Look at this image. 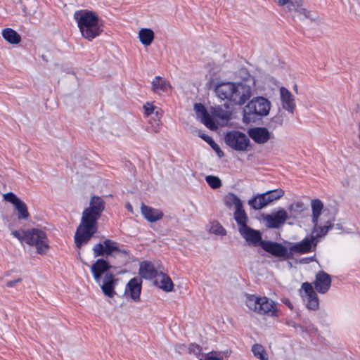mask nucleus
<instances>
[{"instance_id":"nucleus-35","label":"nucleus","mask_w":360,"mask_h":360,"mask_svg":"<svg viewBox=\"0 0 360 360\" xmlns=\"http://www.w3.org/2000/svg\"><path fill=\"white\" fill-rule=\"evenodd\" d=\"M305 210H307V207L301 201L293 202L289 207L290 213L293 214L295 217L300 214Z\"/></svg>"},{"instance_id":"nucleus-52","label":"nucleus","mask_w":360,"mask_h":360,"mask_svg":"<svg viewBox=\"0 0 360 360\" xmlns=\"http://www.w3.org/2000/svg\"><path fill=\"white\" fill-rule=\"evenodd\" d=\"M21 281V278H17L15 280L9 281L6 283V286L8 288H13L18 283H20Z\"/></svg>"},{"instance_id":"nucleus-17","label":"nucleus","mask_w":360,"mask_h":360,"mask_svg":"<svg viewBox=\"0 0 360 360\" xmlns=\"http://www.w3.org/2000/svg\"><path fill=\"white\" fill-rule=\"evenodd\" d=\"M172 89V87L169 82L160 76L155 77L151 82V89L155 94L168 93Z\"/></svg>"},{"instance_id":"nucleus-28","label":"nucleus","mask_w":360,"mask_h":360,"mask_svg":"<svg viewBox=\"0 0 360 360\" xmlns=\"http://www.w3.org/2000/svg\"><path fill=\"white\" fill-rule=\"evenodd\" d=\"M265 193L258 195L255 198L249 200V205L254 210H260L269 204Z\"/></svg>"},{"instance_id":"nucleus-56","label":"nucleus","mask_w":360,"mask_h":360,"mask_svg":"<svg viewBox=\"0 0 360 360\" xmlns=\"http://www.w3.org/2000/svg\"><path fill=\"white\" fill-rule=\"evenodd\" d=\"M218 116L223 119H227L229 117V114L226 112L222 114H218Z\"/></svg>"},{"instance_id":"nucleus-20","label":"nucleus","mask_w":360,"mask_h":360,"mask_svg":"<svg viewBox=\"0 0 360 360\" xmlns=\"http://www.w3.org/2000/svg\"><path fill=\"white\" fill-rule=\"evenodd\" d=\"M141 210L143 216L150 222L157 221L162 219L163 217V213L162 211L147 206L143 203L141 205Z\"/></svg>"},{"instance_id":"nucleus-60","label":"nucleus","mask_w":360,"mask_h":360,"mask_svg":"<svg viewBox=\"0 0 360 360\" xmlns=\"http://www.w3.org/2000/svg\"><path fill=\"white\" fill-rule=\"evenodd\" d=\"M127 208L130 209V210H132V207L129 204L127 205Z\"/></svg>"},{"instance_id":"nucleus-12","label":"nucleus","mask_w":360,"mask_h":360,"mask_svg":"<svg viewBox=\"0 0 360 360\" xmlns=\"http://www.w3.org/2000/svg\"><path fill=\"white\" fill-rule=\"evenodd\" d=\"M240 236L250 244L253 246H261L262 233L259 231L252 229L250 226H246L238 231Z\"/></svg>"},{"instance_id":"nucleus-21","label":"nucleus","mask_w":360,"mask_h":360,"mask_svg":"<svg viewBox=\"0 0 360 360\" xmlns=\"http://www.w3.org/2000/svg\"><path fill=\"white\" fill-rule=\"evenodd\" d=\"M139 274L141 277L146 279H152L158 276V271L150 262H143L141 264Z\"/></svg>"},{"instance_id":"nucleus-47","label":"nucleus","mask_w":360,"mask_h":360,"mask_svg":"<svg viewBox=\"0 0 360 360\" xmlns=\"http://www.w3.org/2000/svg\"><path fill=\"white\" fill-rule=\"evenodd\" d=\"M144 108V110H145V114L148 116L151 114L153 113L154 110H155V107L153 105V104L150 103H147L146 105H144L143 106Z\"/></svg>"},{"instance_id":"nucleus-27","label":"nucleus","mask_w":360,"mask_h":360,"mask_svg":"<svg viewBox=\"0 0 360 360\" xmlns=\"http://www.w3.org/2000/svg\"><path fill=\"white\" fill-rule=\"evenodd\" d=\"M140 41L145 46H149L153 41L154 32L152 30L142 28L139 32Z\"/></svg>"},{"instance_id":"nucleus-10","label":"nucleus","mask_w":360,"mask_h":360,"mask_svg":"<svg viewBox=\"0 0 360 360\" xmlns=\"http://www.w3.org/2000/svg\"><path fill=\"white\" fill-rule=\"evenodd\" d=\"M314 288L321 294L326 293L331 285V276L323 271H319L314 281Z\"/></svg>"},{"instance_id":"nucleus-23","label":"nucleus","mask_w":360,"mask_h":360,"mask_svg":"<svg viewBox=\"0 0 360 360\" xmlns=\"http://www.w3.org/2000/svg\"><path fill=\"white\" fill-rule=\"evenodd\" d=\"M233 218L238 224V231L248 226L249 219L243 206L235 210L233 212Z\"/></svg>"},{"instance_id":"nucleus-34","label":"nucleus","mask_w":360,"mask_h":360,"mask_svg":"<svg viewBox=\"0 0 360 360\" xmlns=\"http://www.w3.org/2000/svg\"><path fill=\"white\" fill-rule=\"evenodd\" d=\"M15 209L18 210V219L27 220L29 217V212L26 204L21 200L15 205Z\"/></svg>"},{"instance_id":"nucleus-25","label":"nucleus","mask_w":360,"mask_h":360,"mask_svg":"<svg viewBox=\"0 0 360 360\" xmlns=\"http://www.w3.org/2000/svg\"><path fill=\"white\" fill-rule=\"evenodd\" d=\"M333 226L332 221L330 220H328L326 221L325 224L323 226H319V221L317 222V226L314 225L313 229V234L316 233L315 235H312V240H316L319 238H321L328 233L329 229H330Z\"/></svg>"},{"instance_id":"nucleus-44","label":"nucleus","mask_w":360,"mask_h":360,"mask_svg":"<svg viewBox=\"0 0 360 360\" xmlns=\"http://www.w3.org/2000/svg\"><path fill=\"white\" fill-rule=\"evenodd\" d=\"M211 231L219 236H225L226 234L225 229L218 223L216 225H213L212 226Z\"/></svg>"},{"instance_id":"nucleus-58","label":"nucleus","mask_w":360,"mask_h":360,"mask_svg":"<svg viewBox=\"0 0 360 360\" xmlns=\"http://www.w3.org/2000/svg\"><path fill=\"white\" fill-rule=\"evenodd\" d=\"M294 91H295L296 94H298L297 86L296 84L294 86Z\"/></svg>"},{"instance_id":"nucleus-15","label":"nucleus","mask_w":360,"mask_h":360,"mask_svg":"<svg viewBox=\"0 0 360 360\" xmlns=\"http://www.w3.org/2000/svg\"><path fill=\"white\" fill-rule=\"evenodd\" d=\"M248 136L258 144H264L271 139V133L266 127H254L248 129Z\"/></svg>"},{"instance_id":"nucleus-14","label":"nucleus","mask_w":360,"mask_h":360,"mask_svg":"<svg viewBox=\"0 0 360 360\" xmlns=\"http://www.w3.org/2000/svg\"><path fill=\"white\" fill-rule=\"evenodd\" d=\"M142 281L141 278L134 277L127 283L124 294H129L130 297L135 302L140 301Z\"/></svg>"},{"instance_id":"nucleus-9","label":"nucleus","mask_w":360,"mask_h":360,"mask_svg":"<svg viewBox=\"0 0 360 360\" xmlns=\"http://www.w3.org/2000/svg\"><path fill=\"white\" fill-rule=\"evenodd\" d=\"M288 219V213L284 209H281L272 214H266L264 220L268 228L278 229L283 225Z\"/></svg>"},{"instance_id":"nucleus-59","label":"nucleus","mask_w":360,"mask_h":360,"mask_svg":"<svg viewBox=\"0 0 360 360\" xmlns=\"http://www.w3.org/2000/svg\"><path fill=\"white\" fill-rule=\"evenodd\" d=\"M336 227H337V229H342V226H341L340 224H336Z\"/></svg>"},{"instance_id":"nucleus-41","label":"nucleus","mask_w":360,"mask_h":360,"mask_svg":"<svg viewBox=\"0 0 360 360\" xmlns=\"http://www.w3.org/2000/svg\"><path fill=\"white\" fill-rule=\"evenodd\" d=\"M93 252L94 257L103 256L105 254L104 243H97L93 247Z\"/></svg>"},{"instance_id":"nucleus-38","label":"nucleus","mask_w":360,"mask_h":360,"mask_svg":"<svg viewBox=\"0 0 360 360\" xmlns=\"http://www.w3.org/2000/svg\"><path fill=\"white\" fill-rule=\"evenodd\" d=\"M200 118L201 120V122L209 129L212 130H214L217 129V126L208 112L205 113L202 115V117Z\"/></svg>"},{"instance_id":"nucleus-42","label":"nucleus","mask_w":360,"mask_h":360,"mask_svg":"<svg viewBox=\"0 0 360 360\" xmlns=\"http://www.w3.org/2000/svg\"><path fill=\"white\" fill-rule=\"evenodd\" d=\"M5 200L10 202L14 206L20 200L13 193L10 192L4 195Z\"/></svg>"},{"instance_id":"nucleus-33","label":"nucleus","mask_w":360,"mask_h":360,"mask_svg":"<svg viewBox=\"0 0 360 360\" xmlns=\"http://www.w3.org/2000/svg\"><path fill=\"white\" fill-rule=\"evenodd\" d=\"M261 297L254 295H247L245 303L247 307L252 311L257 312Z\"/></svg>"},{"instance_id":"nucleus-50","label":"nucleus","mask_w":360,"mask_h":360,"mask_svg":"<svg viewBox=\"0 0 360 360\" xmlns=\"http://www.w3.org/2000/svg\"><path fill=\"white\" fill-rule=\"evenodd\" d=\"M175 351L179 354L188 352V346L184 344L176 345Z\"/></svg>"},{"instance_id":"nucleus-53","label":"nucleus","mask_w":360,"mask_h":360,"mask_svg":"<svg viewBox=\"0 0 360 360\" xmlns=\"http://www.w3.org/2000/svg\"><path fill=\"white\" fill-rule=\"evenodd\" d=\"M283 302L288 306L290 309H293V305L289 299L285 298L283 300Z\"/></svg>"},{"instance_id":"nucleus-32","label":"nucleus","mask_w":360,"mask_h":360,"mask_svg":"<svg viewBox=\"0 0 360 360\" xmlns=\"http://www.w3.org/2000/svg\"><path fill=\"white\" fill-rule=\"evenodd\" d=\"M252 352L254 356L259 360H269L268 354L264 347L260 344H255L252 347Z\"/></svg>"},{"instance_id":"nucleus-8","label":"nucleus","mask_w":360,"mask_h":360,"mask_svg":"<svg viewBox=\"0 0 360 360\" xmlns=\"http://www.w3.org/2000/svg\"><path fill=\"white\" fill-rule=\"evenodd\" d=\"M261 247L264 251L276 257L283 259L290 257L287 248L281 243L271 240H263L261 242Z\"/></svg>"},{"instance_id":"nucleus-46","label":"nucleus","mask_w":360,"mask_h":360,"mask_svg":"<svg viewBox=\"0 0 360 360\" xmlns=\"http://www.w3.org/2000/svg\"><path fill=\"white\" fill-rule=\"evenodd\" d=\"M308 330H316V329L315 328V327L312 324L309 325L306 328H304V326H302L300 324H297V329H295L296 332H297V333L307 332V331H308Z\"/></svg>"},{"instance_id":"nucleus-19","label":"nucleus","mask_w":360,"mask_h":360,"mask_svg":"<svg viewBox=\"0 0 360 360\" xmlns=\"http://www.w3.org/2000/svg\"><path fill=\"white\" fill-rule=\"evenodd\" d=\"M312 244L316 245V241L311 238H305L301 242L294 244L290 248V250L294 253L305 254L311 252Z\"/></svg>"},{"instance_id":"nucleus-4","label":"nucleus","mask_w":360,"mask_h":360,"mask_svg":"<svg viewBox=\"0 0 360 360\" xmlns=\"http://www.w3.org/2000/svg\"><path fill=\"white\" fill-rule=\"evenodd\" d=\"M271 103L264 97H256L251 100L243 110V121L246 123L254 120L257 116H266L270 110Z\"/></svg>"},{"instance_id":"nucleus-49","label":"nucleus","mask_w":360,"mask_h":360,"mask_svg":"<svg viewBox=\"0 0 360 360\" xmlns=\"http://www.w3.org/2000/svg\"><path fill=\"white\" fill-rule=\"evenodd\" d=\"M198 136L209 144L214 143V141L212 137H210V136H208L204 133H201L200 131H199V132H198Z\"/></svg>"},{"instance_id":"nucleus-30","label":"nucleus","mask_w":360,"mask_h":360,"mask_svg":"<svg viewBox=\"0 0 360 360\" xmlns=\"http://www.w3.org/2000/svg\"><path fill=\"white\" fill-rule=\"evenodd\" d=\"M155 283L160 288L165 292H171L173 290V282L171 278L165 274H161V280L160 282L155 280Z\"/></svg>"},{"instance_id":"nucleus-31","label":"nucleus","mask_w":360,"mask_h":360,"mask_svg":"<svg viewBox=\"0 0 360 360\" xmlns=\"http://www.w3.org/2000/svg\"><path fill=\"white\" fill-rule=\"evenodd\" d=\"M105 255L108 256L112 257L114 253L119 250L118 243L110 239H105L103 241Z\"/></svg>"},{"instance_id":"nucleus-18","label":"nucleus","mask_w":360,"mask_h":360,"mask_svg":"<svg viewBox=\"0 0 360 360\" xmlns=\"http://www.w3.org/2000/svg\"><path fill=\"white\" fill-rule=\"evenodd\" d=\"M116 281L117 279L115 278L112 273L107 272L104 275L101 288L105 295L112 297L115 295V286Z\"/></svg>"},{"instance_id":"nucleus-3","label":"nucleus","mask_w":360,"mask_h":360,"mask_svg":"<svg viewBox=\"0 0 360 360\" xmlns=\"http://www.w3.org/2000/svg\"><path fill=\"white\" fill-rule=\"evenodd\" d=\"M82 35L91 41L103 31L98 16L93 11L82 10L74 15Z\"/></svg>"},{"instance_id":"nucleus-7","label":"nucleus","mask_w":360,"mask_h":360,"mask_svg":"<svg viewBox=\"0 0 360 360\" xmlns=\"http://www.w3.org/2000/svg\"><path fill=\"white\" fill-rule=\"evenodd\" d=\"M302 289L304 292L303 298L306 302V307L308 309L316 311L319 307V300L316 292L314 290L312 283L304 282L302 285Z\"/></svg>"},{"instance_id":"nucleus-37","label":"nucleus","mask_w":360,"mask_h":360,"mask_svg":"<svg viewBox=\"0 0 360 360\" xmlns=\"http://www.w3.org/2000/svg\"><path fill=\"white\" fill-rule=\"evenodd\" d=\"M205 180L207 184L213 189H217L221 186V181L218 176L209 175L205 177Z\"/></svg>"},{"instance_id":"nucleus-51","label":"nucleus","mask_w":360,"mask_h":360,"mask_svg":"<svg viewBox=\"0 0 360 360\" xmlns=\"http://www.w3.org/2000/svg\"><path fill=\"white\" fill-rule=\"evenodd\" d=\"M210 145L217 152L219 157L221 158V157L224 156L223 151L219 148V146L215 142H214V143H211Z\"/></svg>"},{"instance_id":"nucleus-16","label":"nucleus","mask_w":360,"mask_h":360,"mask_svg":"<svg viewBox=\"0 0 360 360\" xmlns=\"http://www.w3.org/2000/svg\"><path fill=\"white\" fill-rule=\"evenodd\" d=\"M110 268L111 266L106 260L103 259H98L91 267L95 281L97 283H100L102 275H105L108 272V270Z\"/></svg>"},{"instance_id":"nucleus-1","label":"nucleus","mask_w":360,"mask_h":360,"mask_svg":"<svg viewBox=\"0 0 360 360\" xmlns=\"http://www.w3.org/2000/svg\"><path fill=\"white\" fill-rule=\"evenodd\" d=\"M104 209L105 202L101 197L94 195L91 198L89 206L84 210L75 235L77 248H80L84 243H87L97 232L98 220Z\"/></svg>"},{"instance_id":"nucleus-6","label":"nucleus","mask_w":360,"mask_h":360,"mask_svg":"<svg viewBox=\"0 0 360 360\" xmlns=\"http://www.w3.org/2000/svg\"><path fill=\"white\" fill-rule=\"evenodd\" d=\"M224 141L230 148L240 152L247 151L250 146L249 137L239 131L228 132L225 135Z\"/></svg>"},{"instance_id":"nucleus-43","label":"nucleus","mask_w":360,"mask_h":360,"mask_svg":"<svg viewBox=\"0 0 360 360\" xmlns=\"http://www.w3.org/2000/svg\"><path fill=\"white\" fill-rule=\"evenodd\" d=\"M194 110L198 117H201L202 115L207 112L205 107L202 103H195Z\"/></svg>"},{"instance_id":"nucleus-29","label":"nucleus","mask_w":360,"mask_h":360,"mask_svg":"<svg viewBox=\"0 0 360 360\" xmlns=\"http://www.w3.org/2000/svg\"><path fill=\"white\" fill-rule=\"evenodd\" d=\"M224 204L227 207L235 206V210L243 206L241 200L234 193H229L224 198Z\"/></svg>"},{"instance_id":"nucleus-45","label":"nucleus","mask_w":360,"mask_h":360,"mask_svg":"<svg viewBox=\"0 0 360 360\" xmlns=\"http://www.w3.org/2000/svg\"><path fill=\"white\" fill-rule=\"evenodd\" d=\"M129 255V252L124 249H121L119 248V250H117L116 252L114 253V257H121L124 261L127 260Z\"/></svg>"},{"instance_id":"nucleus-2","label":"nucleus","mask_w":360,"mask_h":360,"mask_svg":"<svg viewBox=\"0 0 360 360\" xmlns=\"http://www.w3.org/2000/svg\"><path fill=\"white\" fill-rule=\"evenodd\" d=\"M214 92L221 100L238 105H243L252 96L250 86L242 82H221L215 86Z\"/></svg>"},{"instance_id":"nucleus-26","label":"nucleus","mask_w":360,"mask_h":360,"mask_svg":"<svg viewBox=\"0 0 360 360\" xmlns=\"http://www.w3.org/2000/svg\"><path fill=\"white\" fill-rule=\"evenodd\" d=\"M3 38L10 44H17L21 40L20 35L11 28H6L2 30Z\"/></svg>"},{"instance_id":"nucleus-24","label":"nucleus","mask_w":360,"mask_h":360,"mask_svg":"<svg viewBox=\"0 0 360 360\" xmlns=\"http://www.w3.org/2000/svg\"><path fill=\"white\" fill-rule=\"evenodd\" d=\"M311 207L312 210L311 221L316 226L323 209V204L319 199H314L311 201Z\"/></svg>"},{"instance_id":"nucleus-22","label":"nucleus","mask_w":360,"mask_h":360,"mask_svg":"<svg viewBox=\"0 0 360 360\" xmlns=\"http://www.w3.org/2000/svg\"><path fill=\"white\" fill-rule=\"evenodd\" d=\"M290 2L288 3L287 8L289 11H295L300 14H302L306 18L313 19L311 15V12L302 7V0H290Z\"/></svg>"},{"instance_id":"nucleus-39","label":"nucleus","mask_w":360,"mask_h":360,"mask_svg":"<svg viewBox=\"0 0 360 360\" xmlns=\"http://www.w3.org/2000/svg\"><path fill=\"white\" fill-rule=\"evenodd\" d=\"M284 121V115L283 114H277L271 120L269 126L273 129H276L283 124Z\"/></svg>"},{"instance_id":"nucleus-55","label":"nucleus","mask_w":360,"mask_h":360,"mask_svg":"<svg viewBox=\"0 0 360 360\" xmlns=\"http://www.w3.org/2000/svg\"><path fill=\"white\" fill-rule=\"evenodd\" d=\"M287 324L289 326L293 327L295 329H297V326L298 323H296L295 322H294L292 321H289L287 322Z\"/></svg>"},{"instance_id":"nucleus-48","label":"nucleus","mask_w":360,"mask_h":360,"mask_svg":"<svg viewBox=\"0 0 360 360\" xmlns=\"http://www.w3.org/2000/svg\"><path fill=\"white\" fill-rule=\"evenodd\" d=\"M24 232L25 231H22V233L20 231L14 230L11 232V234L16 238H18L20 241H24Z\"/></svg>"},{"instance_id":"nucleus-57","label":"nucleus","mask_w":360,"mask_h":360,"mask_svg":"<svg viewBox=\"0 0 360 360\" xmlns=\"http://www.w3.org/2000/svg\"><path fill=\"white\" fill-rule=\"evenodd\" d=\"M278 4L281 6L286 5L288 3L290 2V0H278Z\"/></svg>"},{"instance_id":"nucleus-40","label":"nucleus","mask_w":360,"mask_h":360,"mask_svg":"<svg viewBox=\"0 0 360 360\" xmlns=\"http://www.w3.org/2000/svg\"><path fill=\"white\" fill-rule=\"evenodd\" d=\"M188 352L189 354H193L196 356H199L200 355L204 356L205 354L202 353V347L197 344H191L188 345Z\"/></svg>"},{"instance_id":"nucleus-36","label":"nucleus","mask_w":360,"mask_h":360,"mask_svg":"<svg viewBox=\"0 0 360 360\" xmlns=\"http://www.w3.org/2000/svg\"><path fill=\"white\" fill-rule=\"evenodd\" d=\"M266 195V199L269 202H271L274 200L281 198L284 195V191L282 189H275L272 191H269L264 193Z\"/></svg>"},{"instance_id":"nucleus-13","label":"nucleus","mask_w":360,"mask_h":360,"mask_svg":"<svg viewBox=\"0 0 360 360\" xmlns=\"http://www.w3.org/2000/svg\"><path fill=\"white\" fill-rule=\"evenodd\" d=\"M279 91L283 108L293 114L296 107L294 96L284 86L281 87Z\"/></svg>"},{"instance_id":"nucleus-11","label":"nucleus","mask_w":360,"mask_h":360,"mask_svg":"<svg viewBox=\"0 0 360 360\" xmlns=\"http://www.w3.org/2000/svg\"><path fill=\"white\" fill-rule=\"evenodd\" d=\"M257 313L269 316H278L279 315L276 303L266 297H261Z\"/></svg>"},{"instance_id":"nucleus-5","label":"nucleus","mask_w":360,"mask_h":360,"mask_svg":"<svg viewBox=\"0 0 360 360\" xmlns=\"http://www.w3.org/2000/svg\"><path fill=\"white\" fill-rule=\"evenodd\" d=\"M24 242L35 246L39 255H45L49 249V240L46 233L38 229H31L24 232Z\"/></svg>"},{"instance_id":"nucleus-54","label":"nucleus","mask_w":360,"mask_h":360,"mask_svg":"<svg viewBox=\"0 0 360 360\" xmlns=\"http://www.w3.org/2000/svg\"><path fill=\"white\" fill-rule=\"evenodd\" d=\"M155 124L156 126L154 127L153 131L157 133L160 131V120H155Z\"/></svg>"}]
</instances>
